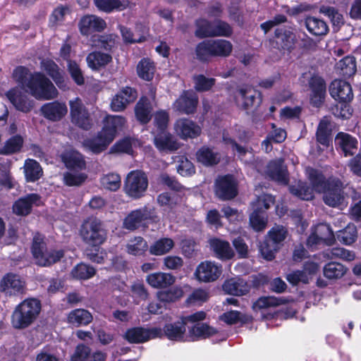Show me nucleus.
Returning <instances> with one entry per match:
<instances>
[{
  "label": "nucleus",
  "instance_id": "1",
  "mask_svg": "<svg viewBox=\"0 0 361 361\" xmlns=\"http://www.w3.org/2000/svg\"><path fill=\"white\" fill-rule=\"evenodd\" d=\"M41 302L36 298H27L18 305L11 316L13 328L23 329L30 326L37 318Z\"/></svg>",
  "mask_w": 361,
  "mask_h": 361
},
{
  "label": "nucleus",
  "instance_id": "2",
  "mask_svg": "<svg viewBox=\"0 0 361 361\" xmlns=\"http://www.w3.org/2000/svg\"><path fill=\"white\" fill-rule=\"evenodd\" d=\"M32 253L36 264L41 267H49L64 255L62 250H47L44 239L39 234H36L33 238Z\"/></svg>",
  "mask_w": 361,
  "mask_h": 361
},
{
  "label": "nucleus",
  "instance_id": "3",
  "mask_svg": "<svg viewBox=\"0 0 361 361\" xmlns=\"http://www.w3.org/2000/svg\"><path fill=\"white\" fill-rule=\"evenodd\" d=\"M80 235L85 243L91 246H98L106 240L107 233L101 220L89 218L82 223Z\"/></svg>",
  "mask_w": 361,
  "mask_h": 361
},
{
  "label": "nucleus",
  "instance_id": "4",
  "mask_svg": "<svg viewBox=\"0 0 361 361\" xmlns=\"http://www.w3.org/2000/svg\"><path fill=\"white\" fill-rule=\"evenodd\" d=\"M30 93L37 99H51L58 95V91L52 82L42 73H35L30 76L27 85Z\"/></svg>",
  "mask_w": 361,
  "mask_h": 361
},
{
  "label": "nucleus",
  "instance_id": "5",
  "mask_svg": "<svg viewBox=\"0 0 361 361\" xmlns=\"http://www.w3.org/2000/svg\"><path fill=\"white\" fill-rule=\"evenodd\" d=\"M148 187L147 175L140 170L132 171L127 175L123 190L126 194L131 198L139 199L142 197Z\"/></svg>",
  "mask_w": 361,
  "mask_h": 361
},
{
  "label": "nucleus",
  "instance_id": "6",
  "mask_svg": "<svg viewBox=\"0 0 361 361\" xmlns=\"http://www.w3.org/2000/svg\"><path fill=\"white\" fill-rule=\"evenodd\" d=\"M234 99L237 106L248 110L262 102L261 94L251 86H241L236 89Z\"/></svg>",
  "mask_w": 361,
  "mask_h": 361
},
{
  "label": "nucleus",
  "instance_id": "7",
  "mask_svg": "<svg viewBox=\"0 0 361 361\" xmlns=\"http://www.w3.org/2000/svg\"><path fill=\"white\" fill-rule=\"evenodd\" d=\"M323 194V200L329 207H337L344 204L343 185L338 178H329V188Z\"/></svg>",
  "mask_w": 361,
  "mask_h": 361
},
{
  "label": "nucleus",
  "instance_id": "8",
  "mask_svg": "<svg viewBox=\"0 0 361 361\" xmlns=\"http://www.w3.org/2000/svg\"><path fill=\"white\" fill-rule=\"evenodd\" d=\"M215 194L221 200H229L238 194L237 183L231 175L219 177L215 182Z\"/></svg>",
  "mask_w": 361,
  "mask_h": 361
},
{
  "label": "nucleus",
  "instance_id": "9",
  "mask_svg": "<svg viewBox=\"0 0 361 361\" xmlns=\"http://www.w3.org/2000/svg\"><path fill=\"white\" fill-rule=\"evenodd\" d=\"M221 273L222 267L221 264L206 260L197 267L195 276L199 281L208 283L217 280Z\"/></svg>",
  "mask_w": 361,
  "mask_h": 361
},
{
  "label": "nucleus",
  "instance_id": "10",
  "mask_svg": "<svg viewBox=\"0 0 361 361\" xmlns=\"http://www.w3.org/2000/svg\"><path fill=\"white\" fill-rule=\"evenodd\" d=\"M0 290L6 295H23L26 290L25 282L17 274H8L1 281Z\"/></svg>",
  "mask_w": 361,
  "mask_h": 361
},
{
  "label": "nucleus",
  "instance_id": "11",
  "mask_svg": "<svg viewBox=\"0 0 361 361\" xmlns=\"http://www.w3.org/2000/svg\"><path fill=\"white\" fill-rule=\"evenodd\" d=\"M162 334V330L160 328L134 327L128 329L124 337L129 343H139L160 337Z\"/></svg>",
  "mask_w": 361,
  "mask_h": 361
},
{
  "label": "nucleus",
  "instance_id": "12",
  "mask_svg": "<svg viewBox=\"0 0 361 361\" xmlns=\"http://www.w3.org/2000/svg\"><path fill=\"white\" fill-rule=\"evenodd\" d=\"M72 121L80 128L87 130L91 126L89 114L79 98L69 102Z\"/></svg>",
  "mask_w": 361,
  "mask_h": 361
},
{
  "label": "nucleus",
  "instance_id": "13",
  "mask_svg": "<svg viewBox=\"0 0 361 361\" xmlns=\"http://www.w3.org/2000/svg\"><path fill=\"white\" fill-rule=\"evenodd\" d=\"M6 96L15 108L24 113L31 111L33 107V101L29 99L22 89L16 87L6 93Z\"/></svg>",
  "mask_w": 361,
  "mask_h": 361
},
{
  "label": "nucleus",
  "instance_id": "14",
  "mask_svg": "<svg viewBox=\"0 0 361 361\" xmlns=\"http://www.w3.org/2000/svg\"><path fill=\"white\" fill-rule=\"evenodd\" d=\"M113 140L111 133H106V130H102L96 136L86 139L83 145L92 152L99 154L106 150Z\"/></svg>",
  "mask_w": 361,
  "mask_h": 361
},
{
  "label": "nucleus",
  "instance_id": "15",
  "mask_svg": "<svg viewBox=\"0 0 361 361\" xmlns=\"http://www.w3.org/2000/svg\"><path fill=\"white\" fill-rule=\"evenodd\" d=\"M106 354L100 350L92 351V349L84 344H79L76 346L71 361H105Z\"/></svg>",
  "mask_w": 361,
  "mask_h": 361
},
{
  "label": "nucleus",
  "instance_id": "16",
  "mask_svg": "<svg viewBox=\"0 0 361 361\" xmlns=\"http://www.w3.org/2000/svg\"><path fill=\"white\" fill-rule=\"evenodd\" d=\"M137 97V92L132 87H125L112 99L111 107L114 111H123L128 104L133 102Z\"/></svg>",
  "mask_w": 361,
  "mask_h": 361
},
{
  "label": "nucleus",
  "instance_id": "17",
  "mask_svg": "<svg viewBox=\"0 0 361 361\" xmlns=\"http://www.w3.org/2000/svg\"><path fill=\"white\" fill-rule=\"evenodd\" d=\"M198 104V97L192 91H185L173 103V109L185 114L195 111Z\"/></svg>",
  "mask_w": 361,
  "mask_h": 361
},
{
  "label": "nucleus",
  "instance_id": "18",
  "mask_svg": "<svg viewBox=\"0 0 361 361\" xmlns=\"http://www.w3.org/2000/svg\"><path fill=\"white\" fill-rule=\"evenodd\" d=\"M79 29L83 35H88L93 32H102L106 23L104 19L95 15H86L79 22Z\"/></svg>",
  "mask_w": 361,
  "mask_h": 361
},
{
  "label": "nucleus",
  "instance_id": "19",
  "mask_svg": "<svg viewBox=\"0 0 361 361\" xmlns=\"http://www.w3.org/2000/svg\"><path fill=\"white\" fill-rule=\"evenodd\" d=\"M331 96L341 102H350L353 98L350 85L345 80H335L329 86Z\"/></svg>",
  "mask_w": 361,
  "mask_h": 361
},
{
  "label": "nucleus",
  "instance_id": "20",
  "mask_svg": "<svg viewBox=\"0 0 361 361\" xmlns=\"http://www.w3.org/2000/svg\"><path fill=\"white\" fill-rule=\"evenodd\" d=\"M308 84L311 90V101L314 106H319L325 98L326 91L325 81L322 77L314 75L310 78Z\"/></svg>",
  "mask_w": 361,
  "mask_h": 361
},
{
  "label": "nucleus",
  "instance_id": "21",
  "mask_svg": "<svg viewBox=\"0 0 361 361\" xmlns=\"http://www.w3.org/2000/svg\"><path fill=\"white\" fill-rule=\"evenodd\" d=\"M153 218L151 209L145 207L132 211L124 219L123 226L128 230H135L140 226L142 222Z\"/></svg>",
  "mask_w": 361,
  "mask_h": 361
},
{
  "label": "nucleus",
  "instance_id": "22",
  "mask_svg": "<svg viewBox=\"0 0 361 361\" xmlns=\"http://www.w3.org/2000/svg\"><path fill=\"white\" fill-rule=\"evenodd\" d=\"M174 129L182 139L194 138L199 136L201 133L199 126L186 118L178 120L174 125Z\"/></svg>",
  "mask_w": 361,
  "mask_h": 361
},
{
  "label": "nucleus",
  "instance_id": "23",
  "mask_svg": "<svg viewBox=\"0 0 361 361\" xmlns=\"http://www.w3.org/2000/svg\"><path fill=\"white\" fill-rule=\"evenodd\" d=\"M273 44L280 51H291L295 45V35L288 30L278 28L275 30Z\"/></svg>",
  "mask_w": 361,
  "mask_h": 361
},
{
  "label": "nucleus",
  "instance_id": "24",
  "mask_svg": "<svg viewBox=\"0 0 361 361\" xmlns=\"http://www.w3.org/2000/svg\"><path fill=\"white\" fill-rule=\"evenodd\" d=\"M146 281L154 288L164 289L176 282V276L171 273L157 271L148 274L146 276Z\"/></svg>",
  "mask_w": 361,
  "mask_h": 361
},
{
  "label": "nucleus",
  "instance_id": "25",
  "mask_svg": "<svg viewBox=\"0 0 361 361\" xmlns=\"http://www.w3.org/2000/svg\"><path fill=\"white\" fill-rule=\"evenodd\" d=\"M67 111L66 105L59 102L47 103L41 107V112L44 117L52 121L61 120Z\"/></svg>",
  "mask_w": 361,
  "mask_h": 361
},
{
  "label": "nucleus",
  "instance_id": "26",
  "mask_svg": "<svg viewBox=\"0 0 361 361\" xmlns=\"http://www.w3.org/2000/svg\"><path fill=\"white\" fill-rule=\"evenodd\" d=\"M267 174L274 180L281 185H287L288 183V174L287 168L282 161H271L267 167Z\"/></svg>",
  "mask_w": 361,
  "mask_h": 361
},
{
  "label": "nucleus",
  "instance_id": "27",
  "mask_svg": "<svg viewBox=\"0 0 361 361\" xmlns=\"http://www.w3.org/2000/svg\"><path fill=\"white\" fill-rule=\"evenodd\" d=\"M154 144L159 151L177 150L180 145L176 140L166 131H161L157 133L154 137Z\"/></svg>",
  "mask_w": 361,
  "mask_h": 361
},
{
  "label": "nucleus",
  "instance_id": "28",
  "mask_svg": "<svg viewBox=\"0 0 361 361\" xmlns=\"http://www.w3.org/2000/svg\"><path fill=\"white\" fill-rule=\"evenodd\" d=\"M185 321L182 318L176 322L166 324L164 327L165 336L171 341H185Z\"/></svg>",
  "mask_w": 361,
  "mask_h": 361
},
{
  "label": "nucleus",
  "instance_id": "29",
  "mask_svg": "<svg viewBox=\"0 0 361 361\" xmlns=\"http://www.w3.org/2000/svg\"><path fill=\"white\" fill-rule=\"evenodd\" d=\"M37 194H29L18 199L13 205V212L20 216H26L31 212L32 206L39 200Z\"/></svg>",
  "mask_w": 361,
  "mask_h": 361
},
{
  "label": "nucleus",
  "instance_id": "30",
  "mask_svg": "<svg viewBox=\"0 0 361 361\" xmlns=\"http://www.w3.org/2000/svg\"><path fill=\"white\" fill-rule=\"evenodd\" d=\"M223 289L228 294L240 296L249 292L250 286L243 279L232 278L224 282Z\"/></svg>",
  "mask_w": 361,
  "mask_h": 361
},
{
  "label": "nucleus",
  "instance_id": "31",
  "mask_svg": "<svg viewBox=\"0 0 361 361\" xmlns=\"http://www.w3.org/2000/svg\"><path fill=\"white\" fill-rule=\"evenodd\" d=\"M216 330L204 323H197L189 329L186 341H195L205 339L216 334Z\"/></svg>",
  "mask_w": 361,
  "mask_h": 361
},
{
  "label": "nucleus",
  "instance_id": "32",
  "mask_svg": "<svg viewBox=\"0 0 361 361\" xmlns=\"http://www.w3.org/2000/svg\"><path fill=\"white\" fill-rule=\"evenodd\" d=\"M97 8L109 13L114 11H121L130 6L129 0H94Z\"/></svg>",
  "mask_w": 361,
  "mask_h": 361
},
{
  "label": "nucleus",
  "instance_id": "33",
  "mask_svg": "<svg viewBox=\"0 0 361 361\" xmlns=\"http://www.w3.org/2000/svg\"><path fill=\"white\" fill-rule=\"evenodd\" d=\"M209 244L216 257L220 259H230L234 255V252L227 241L214 238L210 240Z\"/></svg>",
  "mask_w": 361,
  "mask_h": 361
},
{
  "label": "nucleus",
  "instance_id": "34",
  "mask_svg": "<svg viewBox=\"0 0 361 361\" xmlns=\"http://www.w3.org/2000/svg\"><path fill=\"white\" fill-rule=\"evenodd\" d=\"M92 315L91 313L85 309H75L72 310L68 314V322L74 326H87L92 321Z\"/></svg>",
  "mask_w": 361,
  "mask_h": 361
},
{
  "label": "nucleus",
  "instance_id": "35",
  "mask_svg": "<svg viewBox=\"0 0 361 361\" xmlns=\"http://www.w3.org/2000/svg\"><path fill=\"white\" fill-rule=\"evenodd\" d=\"M335 142L345 156L353 155L355 152L357 142L349 134L339 133L336 137Z\"/></svg>",
  "mask_w": 361,
  "mask_h": 361
},
{
  "label": "nucleus",
  "instance_id": "36",
  "mask_svg": "<svg viewBox=\"0 0 361 361\" xmlns=\"http://www.w3.org/2000/svg\"><path fill=\"white\" fill-rule=\"evenodd\" d=\"M41 67L54 80L59 88H66V85L62 73L53 61L43 60L41 62Z\"/></svg>",
  "mask_w": 361,
  "mask_h": 361
},
{
  "label": "nucleus",
  "instance_id": "37",
  "mask_svg": "<svg viewBox=\"0 0 361 361\" xmlns=\"http://www.w3.org/2000/svg\"><path fill=\"white\" fill-rule=\"evenodd\" d=\"M336 72L344 78H349L356 72L355 59L351 56H347L340 60L335 66Z\"/></svg>",
  "mask_w": 361,
  "mask_h": 361
},
{
  "label": "nucleus",
  "instance_id": "38",
  "mask_svg": "<svg viewBox=\"0 0 361 361\" xmlns=\"http://www.w3.org/2000/svg\"><path fill=\"white\" fill-rule=\"evenodd\" d=\"M307 172L313 190L323 193L329 188V178L326 180L321 172L314 169H308Z\"/></svg>",
  "mask_w": 361,
  "mask_h": 361
},
{
  "label": "nucleus",
  "instance_id": "39",
  "mask_svg": "<svg viewBox=\"0 0 361 361\" xmlns=\"http://www.w3.org/2000/svg\"><path fill=\"white\" fill-rule=\"evenodd\" d=\"M197 159L205 166H212L219 163L220 155L213 148L202 147L196 154Z\"/></svg>",
  "mask_w": 361,
  "mask_h": 361
},
{
  "label": "nucleus",
  "instance_id": "40",
  "mask_svg": "<svg viewBox=\"0 0 361 361\" xmlns=\"http://www.w3.org/2000/svg\"><path fill=\"white\" fill-rule=\"evenodd\" d=\"M87 63L88 66L92 70H99L106 66L112 60V57L109 54L101 51H93L87 56Z\"/></svg>",
  "mask_w": 361,
  "mask_h": 361
},
{
  "label": "nucleus",
  "instance_id": "41",
  "mask_svg": "<svg viewBox=\"0 0 361 361\" xmlns=\"http://www.w3.org/2000/svg\"><path fill=\"white\" fill-rule=\"evenodd\" d=\"M149 248L147 242L141 236L130 238L126 244V252L133 256H142Z\"/></svg>",
  "mask_w": 361,
  "mask_h": 361
},
{
  "label": "nucleus",
  "instance_id": "42",
  "mask_svg": "<svg viewBox=\"0 0 361 361\" xmlns=\"http://www.w3.org/2000/svg\"><path fill=\"white\" fill-rule=\"evenodd\" d=\"M317 141L324 147H328L331 140V128L327 118H323L317 127L316 133Z\"/></svg>",
  "mask_w": 361,
  "mask_h": 361
},
{
  "label": "nucleus",
  "instance_id": "43",
  "mask_svg": "<svg viewBox=\"0 0 361 361\" xmlns=\"http://www.w3.org/2000/svg\"><path fill=\"white\" fill-rule=\"evenodd\" d=\"M23 169L26 180L28 182L37 180L41 178L43 173L41 166L34 159H26Z\"/></svg>",
  "mask_w": 361,
  "mask_h": 361
},
{
  "label": "nucleus",
  "instance_id": "44",
  "mask_svg": "<svg viewBox=\"0 0 361 361\" xmlns=\"http://www.w3.org/2000/svg\"><path fill=\"white\" fill-rule=\"evenodd\" d=\"M348 269L341 263L331 262L324 265L323 274L324 277L330 280H337L342 278Z\"/></svg>",
  "mask_w": 361,
  "mask_h": 361
},
{
  "label": "nucleus",
  "instance_id": "45",
  "mask_svg": "<svg viewBox=\"0 0 361 361\" xmlns=\"http://www.w3.org/2000/svg\"><path fill=\"white\" fill-rule=\"evenodd\" d=\"M174 246L171 238H162L156 240L149 246V251L152 255L160 256L169 252Z\"/></svg>",
  "mask_w": 361,
  "mask_h": 361
},
{
  "label": "nucleus",
  "instance_id": "46",
  "mask_svg": "<svg viewBox=\"0 0 361 361\" xmlns=\"http://www.w3.org/2000/svg\"><path fill=\"white\" fill-rule=\"evenodd\" d=\"M324 257L329 259H340L350 262L355 259V255L354 252L345 248L335 247L325 250L324 252Z\"/></svg>",
  "mask_w": 361,
  "mask_h": 361
},
{
  "label": "nucleus",
  "instance_id": "47",
  "mask_svg": "<svg viewBox=\"0 0 361 361\" xmlns=\"http://www.w3.org/2000/svg\"><path fill=\"white\" fill-rule=\"evenodd\" d=\"M305 25L308 31L316 36L325 35L329 30L326 23L315 17H307L305 20Z\"/></svg>",
  "mask_w": 361,
  "mask_h": 361
},
{
  "label": "nucleus",
  "instance_id": "48",
  "mask_svg": "<svg viewBox=\"0 0 361 361\" xmlns=\"http://www.w3.org/2000/svg\"><path fill=\"white\" fill-rule=\"evenodd\" d=\"M135 116L137 120L142 123H147L151 118L152 106L145 97H142L137 103L135 108Z\"/></svg>",
  "mask_w": 361,
  "mask_h": 361
},
{
  "label": "nucleus",
  "instance_id": "49",
  "mask_svg": "<svg viewBox=\"0 0 361 361\" xmlns=\"http://www.w3.org/2000/svg\"><path fill=\"white\" fill-rule=\"evenodd\" d=\"M23 145V139L20 135L10 137L4 145L0 147V154L10 155L20 151Z\"/></svg>",
  "mask_w": 361,
  "mask_h": 361
},
{
  "label": "nucleus",
  "instance_id": "50",
  "mask_svg": "<svg viewBox=\"0 0 361 361\" xmlns=\"http://www.w3.org/2000/svg\"><path fill=\"white\" fill-rule=\"evenodd\" d=\"M125 123L126 119L121 116H108L106 117L104 125L102 130H106V133H111L114 140L116 131L121 130L125 125Z\"/></svg>",
  "mask_w": 361,
  "mask_h": 361
},
{
  "label": "nucleus",
  "instance_id": "51",
  "mask_svg": "<svg viewBox=\"0 0 361 361\" xmlns=\"http://www.w3.org/2000/svg\"><path fill=\"white\" fill-rule=\"evenodd\" d=\"M116 37L114 34L94 35L92 38L93 45L99 49L110 51L116 45Z\"/></svg>",
  "mask_w": 361,
  "mask_h": 361
},
{
  "label": "nucleus",
  "instance_id": "52",
  "mask_svg": "<svg viewBox=\"0 0 361 361\" xmlns=\"http://www.w3.org/2000/svg\"><path fill=\"white\" fill-rule=\"evenodd\" d=\"M214 56L226 57L231 54L232 44L226 39H211Z\"/></svg>",
  "mask_w": 361,
  "mask_h": 361
},
{
  "label": "nucleus",
  "instance_id": "53",
  "mask_svg": "<svg viewBox=\"0 0 361 361\" xmlns=\"http://www.w3.org/2000/svg\"><path fill=\"white\" fill-rule=\"evenodd\" d=\"M63 161L67 168L76 170L85 167V161L81 154L77 152H71L63 157Z\"/></svg>",
  "mask_w": 361,
  "mask_h": 361
},
{
  "label": "nucleus",
  "instance_id": "54",
  "mask_svg": "<svg viewBox=\"0 0 361 361\" xmlns=\"http://www.w3.org/2000/svg\"><path fill=\"white\" fill-rule=\"evenodd\" d=\"M267 216L264 210L254 207V211L250 216V224L256 231H263L267 226Z\"/></svg>",
  "mask_w": 361,
  "mask_h": 361
},
{
  "label": "nucleus",
  "instance_id": "55",
  "mask_svg": "<svg viewBox=\"0 0 361 361\" xmlns=\"http://www.w3.org/2000/svg\"><path fill=\"white\" fill-rule=\"evenodd\" d=\"M155 71L154 63L147 59H142L137 66V75L140 78L149 81L153 78Z\"/></svg>",
  "mask_w": 361,
  "mask_h": 361
},
{
  "label": "nucleus",
  "instance_id": "56",
  "mask_svg": "<svg viewBox=\"0 0 361 361\" xmlns=\"http://www.w3.org/2000/svg\"><path fill=\"white\" fill-rule=\"evenodd\" d=\"M289 190L293 195L304 200H310L314 197L313 189L303 182L290 186Z\"/></svg>",
  "mask_w": 361,
  "mask_h": 361
},
{
  "label": "nucleus",
  "instance_id": "57",
  "mask_svg": "<svg viewBox=\"0 0 361 361\" xmlns=\"http://www.w3.org/2000/svg\"><path fill=\"white\" fill-rule=\"evenodd\" d=\"M183 295L182 288L179 286H174L166 290L159 291L157 296L160 302H171L180 298Z\"/></svg>",
  "mask_w": 361,
  "mask_h": 361
},
{
  "label": "nucleus",
  "instance_id": "58",
  "mask_svg": "<svg viewBox=\"0 0 361 361\" xmlns=\"http://www.w3.org/2000/svg\"><path fill=\"white\" fill-rule=\"evenodd\" d=\"M338 240L347 245H350L355 242L357 239V228L354 224H349L343 231L337 234Z\"/></svg>",
  "mask_w": 361,
  "mask_h": 361
},
{
  "label": "nucleus",
  "instance_id": "59",
  "mask_svg": "<svg viewBox=\"0 0 361 361\" xmlns=\"http://www.w3.org/2000/svg\"><path fill=\"white\" fill-rule=\"evenodd\" d=\"M314 232L319 239L327 245H331L335 241L334 232L329 225L319 224L316 226Z\"/></svg>",
  "mask_w": 361,
  "mask_h": 361
},
{
  "label": "nucleus",
  "instance_id": "60",
  "mask_svg": "<svg viewBox=\"0 0 361 361\" xmlns=\"http://www.w3.org/2000/svg\"><path fill=\"white\" fill-rule=\"evenodd\" d=\"M197 29L195 36L199 38L213 37L214 22H209L205 19H200L196 21Z\"/></svg>",
  "mask_w": 361,
  "mask_h": 361
},
{
  "label": "nucleus",
  "instance_id": "61",
  "mask_svg": "<svg viewBox=\"0 0 361 361\" xmlns=\"http://www.w3.org/2000/svg\"><path fill=\"white\" fill-rule=\"evenodd\" d=\"M287 229L281 225H275L268 233L269 240L279 247V245L287 237Z\"/></svg>",
  "mask_w": 361,
  "mask_h": 361
},
{
  "label": "nucleus",
  "instance_id": "62",
  "mask_svg": "<svg viewBox=\"0 0 361 361\" xmlns=\"http://www.w3.org/2000/svg\"><path fill=\"white\" fill-rule=\"evenodd\" d=\"M71 274L75 279L85 280L95 274V269L92 267L81 263L73 268Z\"/></svg>",
  "mask_w": 361,
  "mask_h": 361
},
{
  "label": "nucleus",
  "instance_id": "63",
  "mask_svg": "<svg viewBox=\"0 0 361 361\" xmlns=\"http://www.w3.org/2000/svg\"><path fill=\"white\" fill-rule=\"evenodd\" d=\"M287 302V300L283 298H276L274 296H267L259 298L254 304L255 307L258 309H264L270 307H276Z\"/></svg>",
  "mask_w": 361,
  "mask_h": 361
},
{
  "label": "nucleus",
  "instance_id": "64",
  "mask_svg": "<svg viewBox=\"0 0 361 361\" xmlns=\"http://www.w3.org/2000/svg\"><path fill=\"white\" fill-rule=\"evenodd\" d=\"M195 52L197 58L202 61H207L210 56H214L211 39L199 43L196 47Z\"/></svg>",
  "mask_w": 361,
  "mask_h": 361
}]
</instances>
